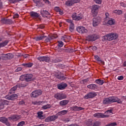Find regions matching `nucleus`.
I'll return each instance as SVG.
<instances>
[{
    "mask_svg": "<svg viewBox=\"0 0 126 126\" xmlns=\"http://www.w3.org/2000/svg\"><path fill=\"white\" fill-rule=\"evenodd\" d=\"M13 23V21L11 20V19H7V24H12Z\"/></svg>",
    "mask_w": 126,
    "mask_h": 126,
    "instance_id": "603ef678",
    "label": "nucleus"
},
{
    "mask_svg": "<svg viewBox=\"0 0 126 126\" xmlns=\"http://www.w3.org/2000/svg\"><path fill=\"white\" fill-rule=\"evenodd\" d=\"M22 70V68H21V67H18L16 69V71H20Z\"/></svg>",
    "mask_w": 126,
    "mask_h": 126,
    "instance_id": "774afa93",
    "label": "nucleus"
},
{
    "mask_svg": "<svg viewBox=\"0 0 126 126\" xmlns=\"http://www.w3.org/2000/svg\"><path fill=\"white\" fill-rule=\"evenodd\" d=\"M42 102L43 101H32V103L33 105H34L36 106H40V105H41V104H42Z\"/></svg>",
    "mask_w": 126,
    "mask_h": 126,
    "instance_id": "473e14b6",
    "label": "nucleus"
},
{
    "mask_svg": "<svg viewBox=\"0 0 126 126\" xmlns=\"http://www.w3.org/2000/svg\"><path fill=\"white\" fill-rule=\"evenodd\" d=\"M2 39H0V48H3V47H5L9 42L8 40H5L4 41L1 42Z\"/></svg>",
    "mask_w": 126,
    "mask_h": 126,
    "instance_id": "4be33fe9",
    "label": "nucleus"
},
{
    "mask_svg": "<svg viewBox=\"0 0 126 126\" xmlns=\"http://www.w3.org/2000/svg\"><path fill=\"white\" fill-rule=\"evenodd\" d=\"M118 38V34L110 33H108L102 37V40L104 41H112L113 40H115Z\"/></svg>",
    "mask_w": 126,
    "mask_h": 126,
    "instance_id": "f03ea898",
    "label": "nucleus"
},
{
    "mask_svg": "<svg viewBox=\"0 0 126 126\" xmlns=\"http://www.w3.org/2000/svg\"><path fill=\"white\" fill-rule=\"evenodd\" d=\"M117 126V123H113L108 124V125H106V126Z\"/></svg>",
    "mask_w": 126,
    "mask_h": 126,
    "instance_id": "6e6d98bb",
    "label": "nucleus"
},
{
    "mask_svg": "<svg viewBox=\"0 0 126 126\" xmlns=\"http://www.w3.org/2000/svg\"><path fill=\"white\" fill-rule=\"evenodd\" d=\"M56 77L60 80H64L66 78L64 76H63L62 73H59V74L57 75Z\"/></svg>",
    "mask_w": 126,
    "mask_h": 126,
    "instance_id": "bb28decb",
    "label": "nucleus"
},
{
    "mask_svg": "<svg viewBox=\"0 0 126 126\" xmlns=\"http://www.w3.org/2000/svg\"><path fill=\"white\" fill-rule=\"evenodd\" d=\"M18 95L16 94H13L10 96L6 95L5 96V98L9 100H12L13 101L15 100L16 99H17Z\"/></svg>",
    "mask_w": 126,
    "mask_h": 126,
    "instance_id": "dca6fc26",
    "label": "nucleus"
},
{
    "mask_svg": "<svg viewBox=\"0 0 126 126\" xmlns=\"http://www.w3.org/2000/svg\"><path fill=\"white\" fill-rule=\"evenodd\" d=\"M94 1L97 4H101L102 3V0H94Z\"/></svg>",
    "mask_w": 126,
    "mask_h": 126,
    "instance_id": "8fccbe9b",
    "label": "nucleus"
},
{
    "mask_svg": "<svg viewBox=\"0 0 126 126\" xmlns=\"http://www.w3.org/2000/svg\"><path fill=\"white\" fill-rule=\"evenodd\" d=\"M120 5L121 6H123V7H126V3L124 2H122L120 3Z\"/></svg>",
    "mask_w": 126,
    "mask_h": 126,
    "instance_id": "052dcab7",
    "label": "nucleus"
},
{
    "mask_svg": "<svg viewBox=\"0 0 126 126\" xmlns=\"http://www.w3.org/2000/svg\"><path fill=\"white\" fill-rule=\"evenodd\" d=\"M67 87V85L65 83H61L57 85V87L60 90H64Z\"/></svg>",
    "mask_w": 126,
    "mask_h": 126,
    "instance_id": "6ab92c4d",
    "label": "nucleus"
},
{
    "mask_svg": "<svg viewBox=\"0 0 126 126\" xmlns=\"http://www.w3.org/2000/svg\"><path fill=\"white\" fill-rule=\"evenodd\" d=\"M37 60L40 62H45V63H50L51 59L48 56H39L37 57Z\"/></svg>",
    "mask_w": 126,
    "mask_h": 126,
    "instance_id": "423d86ee",
    "label": "nucleus"
},
{
    "mask_svg": "<svg viewBox=\"0 0 126 126\" xmlns=\"http://www.w3.org/2000/svg\"><path fill=\"white\" fill-rule=\"evenodd\" d=\"M99 8H100V6H99V5H93L92 6V13L96 16V15L98 14V11L99 10Z\"/></svg>",
    "mask_w": 126,
    "mask_h": 126,
    "instance_id": "39448f33",
    "label": "nucleus"
},
{
    "mask_svg": "<svg viewBox=\"0 0 126 126\" xmlns=\"http://www.w3.org/2000/svg\"><path fill=\"white\" fill-rule=\"evenodd\" d=\"M113 110L114 109L112 108H110L107 111L105 112V114H113Z\"/></svg>",
    "mask_w": 126,
    "mask_h": 126,
    "instance_id": "ea45409f",
    "label": "nucleus"
},
{
    "mask_svg": "<svg viewBox=\"0 0 126 126\" xmlns=\"http://www.w3.org/2000/svg\"><path fill=\"white\" fill-rule=\"evenodd\" d=\"M24 125H25V122L24 121H21L18 123L17 126H23Z\"/></svg>",
    "mask_w": 126,
    "mask_h": 126,
    "instance_id": "3c124183",
    "label": "nucleus"
},
{
    "mask_svg": "<svg viewBox=\"0 0 126 126\" xmlns=\"http://www.w3.org/2000/svg\"><path fill=\"white\" fill-rule=\"evenodd\" d=\"M94 59L97 62H100L101 63H102V60H101V58H100V57H99V56H98L97 55L94 56Z\"/></svg>",
    "mask_w": 126,
    "mask_h": 126,
    "instance_id": "37998d69",
    "label": "nucleus"
},
{
    "mask_svg": "<svg viewBox=\"0 0 126 126\" xmlns=\"http://www.w3.org/2000/svg\"><path fill=\"white\" fill-rule=\"evenodd\" d=\"M30 15L32 17H33V18H38L40 15L36 12L32 11L30 12Z\"/></svg>",
    "mask_w": 126,
    "mask_h": 126,
    "instance_id": "a878e982",
    "label": "nucleus"
},
{
    "mask_svg": "<svg viewBox=\"0 0 126 126\" xmlns=\"http://www.w3.org/2000/svg\"><path fill=\"white\" fill-rule=\"evenodd\" d=\"M37 117L38 118V119H40V120H43V119H45V118L44 117V116H43V112L40 111V112H38L37 113Z\"/></svg>",
    "mask_w": 126,
    "mask_h": 126,
    "instance_id": "2f4dec72",
    "label": "nucleus"
},
{
    "mask_svg": "<svg viewBox=\"0 0 126 126\" xmlns=\"http://www.w3.org/2000/svg\"><path fill=\"white\" fill-rule=\"evenodd\" d=\"M96 83L99 84V85H103L104 84V81L99 79L95 80Z\"/></svg>",
    "mask_w": 126,
    "mask_h": 126,
    "instance_id": "72a5a7b5",
    "label": "nucleus"
},
{
    "mask_svg": "<svg viewBox=\"0 0 126 126\" xmlns=\"http://www.w3.org/2000/svg\"><path fill=\"white\" fill-rule=\"evenodd\" d=\"M71 110H72V111H82V110H84V108L80 106H73L71 107Z\"/></svg>",
    "mask_w": 126,
    "mask_h": 126,
    "instance_id": "412c9836",
    "label": "nucleus"
},
{
    "mask_svg": "<svg viewBox=\"0 0 126 126\" xmlns=\"http://www.w3.org/2000/svg\"><path fill=\"white\" fill-rule=\"evenodd\" d=\"M20 118V116H13L9 118L10 120H11L12 121H14L15 122H16V121H18V119Z\"/></svg>",
    "mask_w": 126,
    "mask_h": 126,
    "instance_id": "cd10ccee",
    "label": "nucleus"
},
{
    "mask_svg": "<svg viewBox=\"0 0 126 126\" xmlns=\"http://www.w3.org/2000/svg\"><path fill=\"white\" fill-rule=\"evenodd\" d=\"M32 77H33V75L32 74H26L21 75L20 77V80L21 81L26 80V81L28 82L32 80Z\"/></svg>",
    "mask_w": 126,
    "mask_h": 126,
    "instance_id": "7ed1b4c3",
    "label": "nucleus"
},
{
    "mask_svg": "<svg viewBox=\"0 0 126 126\" xmlns=\"http://www.w3.org/2000/svg\"><path fill=\"white\" fill-rule=\"evenodd\" d=\"M50 108H51V106L49 104L42 106V109H43V110H47V109H50Z\"/></svg>",
    "mask_w": 126,
    "mask_h": 126,
    "instance_id": "c03bdc74",
    "label": "nucleus"
},
{
    "mask_svg": "<svg viewBox=\"0 0 126 126\" xmlns=\"http://www.w3.org/2000/svg\"><path fill=\"white\" fill-rule=\"evenodd\" d=\"M12 58H13V55H12V54L8 53V54L4 55L2 56V59L3 60H10L12 59Z\"/></svg>",
    "mask_w": 126,
    "mask_h": 126,
    "instance_id": "a211bd4d",
    "label": "nucleus"
},
{
    "mask_svg": "<svg viewBox=\"0 0 126 126\" xmlns=\"http://www.w3.org/2000/svg\"><path fill=\"white\" fill-rule=\"evenodd\" d=\"M87 87L89 89H91V90H96L98 87L94 84H92L88 85Z\"/></svg>",
    "mask_w": 126,
    "mask_h": 126,
    "instance_id": "393cba45",
    "label": "nucleus"
},
{
    "mask_svg": "<svg viewBox=\"0 0 126 126\" xmlns=\"http://www.w3.org/2000/svg\"><path fill=\"white\" fill-rule=\"evenodd\" d=\"M51 40H52L51 37H47L45 39V43H50L51 42Z\"/></svg>",
    "mask_w": 126,
    "mask_h": 126,
    "instance_id": "09e8293b",
    "label": "nucleus"
},
{
    "mask_svg": "<svg viewBox=\"0 0 126 126\" xmlns=\"http://www.w3.org/2000/svg\"><path fill=\"white\" fill-rule=\"evenodd\" d=\"M40 0H33V1L34 2V3H36V4H38L39 2H40Z\"/></svg>",
    "mask_w": 126,
    "mask_h": 126,
    "instance_id": "69168bd1",
    "label": "nucleus"
},
{
    "mask_svg": "<svg viewBox=\"0 0 126 126\" xmlns=\"http://www.w3.org/2000/svg\"><path fill=\"white\" fill-rule=\"evenodd\" d=\"M114 12L118 14V15H121V14H122V10H115Z\"/></svg>",
    "mask_w": 126,
    "mask_h": 126,
    "instance_id": "a18cd8bd",
    "label": "nucleus"
},
{
    "mask_svg": "<svg viewBox=\"0 0 126 126\" xmlns=\"http://www.w3.org/2000/svg\"><path fill=\"white\" fill-rule=\"evenodd\" d=\"M24 104H25V102H24L23 100H22L19 102V105H24Z\"/></svg>",
    "mask_w": 126,
    "mask_h": 126,
    "instance_id": "338daca9",
    "label": "nucleus"
},
{
    "mask_svg": "<svg viewBox=\"0 0 126 126\" xmlns=\"http://www.w3.org/2000/svg\"><path fill=\"white\" fill-rule=\"evenodd\" d=\"M16 89H17V86L13 87L10 89L9 93H10V94H11L12 93H14V91H15Z\"/></svg>",
    "mask_w": 126,
    "mask_h": 126,
    "instance_id": "e433bc0d",
    "label": "nucleus"
},
{
    "mask_svg": "<svg viewBox=\"0 0 126 126\" xmlns=\"http://www.w3.org/2000/svg\"><path fill=\"white\" fill-rule=\"evenodd\" d=\"M54 10L56 12H58L61 10V8H60V7L56 6L54 8Z\"/></svg>",
    "mask_w": 126,
    "mask_h": 126,
    "instance_id": "5fc2aeb1",
    "label": "nucleus"
},
{
    "mask_svg": "<svg viewBox=\"0 0 126 126\" xmlns=\"http://www.w3.org/2000/svg\"><path fill=\"white\" fill-rule=\"evenodd\" d=\"M72 17L73 20L78 21L79 20H81V19L83 18V15H82V14L81 13L77 14L76 13H74L72 15Z\"/></svg>",
    "mask_w": 126,
    "mask_h": 126,
    "instance_id": "20e7f679",
    "label": "nucleus"
},
{
    "mask_svg": "<svg viewBox=\"0 0 126 126\" xmlns=\"http://www.w3.org/2000/svg\"><path fill=\"white\" fill-rule=\"evenodd\" d=\"M40 13L41 15H42L43 17H47L48 15H50V13H49L47 10H41Z\"/></svg>",
    "mask_w": 126,
    "mask_h": 126,
    "instance_id": "5701e85b",
    "label": "nucleus"
},
{
    "mask_svg": "<svg viewBox=\"0 0 126 126\" xmlns=\"http://www.w3.org/2000/svg\"><path fill=\"white\" fill-rule=\"evenodd\" d=\"M58 46L60 47V48H62V47L63 46V42L62 41H59Z\"/></svg>",
    "mask_w": 126,
    "mask_h": 126,
    "instance_id": "de8ad7c7",
    "label": "nucleus"
},
{
    "mask_svg": "<svg viewBox=\"0 0 126 126\" xmlns=\"http://www.w3.org/2000/svg\"><path fill=\"white\" fill-rule=\"evenodd\" d=\"M100 17H97L96 18H94L93 20V25L94 27H96L100 23Z\"/></svg>",
    "mask_w": 126,
    "mask_h": 126,
    "instance_id": "f3484780",
    "label": "nucleus"
},
{
    "mask_svg": "<svg viewBox=\"0 0 126 126\" xmlns=\"http://www.w3.org/2000/svg\"><path fill=\"white\" fill-rule=\"evenodd\" d=\"M116 102L118 103V104H122L123 101H122L121 99L119 98L118 97L114 96L104 98L102 101V103L104 104V105H109V104Z\"/></svg>",
    "mask_w": 126,
    "mask_h": 126,
    "instance_id": "f257e3e1",
    "label": "nucleus"
},
{
    "mask_svg": "<svg viewBox=\"0 0 126 126\" xmlns=\"http://www.w3.org/2000/svg\"><path fill=\"white\" fill-rule=\"evenodd\" d=\"M107 24H109V25H115L116 24V20L113 19H110L108 21Z\"/></svg>",
    "mask_w": 126,
    "mask_h": 126,
    "instance_id": "7c9ffc66",
    "label": "nucleus"
},
{
    "mask_svg": "<svg viewBox=\"0 0 126 126\" xmlns=\"http://www.w3.org/2000/svg\"><path fill=\"white\" fill-rule=\"evenodd\" d=\"M46 4H51V2L49 0H43Z\"/></svg>",
    "mask_w": 126,
    "mask_h": 126,
    "instance_id": "13d9d810",
    "label": "nucleus"
},
{
    "mask_svg": "<svg viewBox=\"0 0 126 126\" xmlns=\"http://www.w3.org/2000/svg\"><path fill=\"white\" fill-rule=\"evenodd\" d=\"M96 96H97L96 93L91 92L84 96V99H91V98H94V97H96Z\"/></svg>",
    "mask_w": 126,
    "mask_h": 126,
    "instance_id": "0eeeda50",
    "label": "nucleus"
},
{
    "mask_svg": "<svg viewBox=\"0 0 126 126\" xmlns=\"http://www.w3.org/2000/svg\"><path fill=\"white\" fill-rule=\"evenodd\" d=\"M101 126V123L99 121H96L93 124V126Z\"/></svg>",
    "mask_w": 126,
    "mask_h": 126,
    "instance_id": "a19ab883",
    "label": "nucleus"
},
{
    "mask_svg": "<svg viewBox=\"0 0 126 126\" xmlns=\"http://www.w3.org/2000/svg\"><path fill=\"white\" fill-rule=\"evenodd\" d=\"M55 98L57 100H63V99L66 98V94H57L54 95Z\"/></svg>",
    "mask_w": 126,
    "mask_h": 126,
    "instance_id": "f8f14e48",
    "label": "nucleus"
},
{
    "mask_svg": "<svg viewBox=\"0 0 126 126\" xmlns=\"http://www.w3.org/2000/svg\"><path fill=\"white\" fill-rule=\"evenodd\" d=\"M86 125L87 126H92V120H89L87 123Z\"/></svg>",
    "mask_w": 126,
    "mask_h": 126,
    "instance_id": "79ce46f5",
    "label": "nucleus"
},
{
    "mask_svg": "<svg viewBox=\"0 0 126 126\" xmlns=\"http://www.w3.org/2000/svg\"><path fill=\"white\" fill-rule=\"evenodd\" d=\"M88 81H89V79L87 78L81 80L80 83L81 84H86L87 83H88Z\"/></svg>",
    "mask_w": 126,
    "mask_h": 126,
    "instance_id": "c9c22d12",
    "label": "nucleus"
},
{
    "mask_svg": "<svg viewBox=\"0 0 126 126\" xmlns=\"http://www.w3.org/2000/svg\"><path fill=\"white\" fill-rule=\"evenodd\" d=\"M22 65L23 66H25V67H31L32 66L33 64L32 63H23L22 64Z\"/></svg>",
    "mask_w": 126,
    "mask_h": 126,
    "instance_id": "4c0bfd02",
    "label": "nucleus"
},
{
    "mask_svg": "<svg viewBox=\"0 0 126 126\" xmlns=\"http://www.w3.org/2000/svg\"><path fill=\"white\" fill-rule=\"evenodd\" d=\"M47 38V36L41 35L34 38V40L35 41H42L45 40Z\"/></svg>",
    "mask_w": 126,
    "mask_h": 126,
    "instance_id": "aec40b11",
    "label": "nucleus"
},
{
    "mask_svg": "<svg viewBox=\"0 0 126 126\" xmlns=\"http://www.w3.org/2000/svg\"><path fill=\"white\" fill-rule=\"evenodd\" d=\"M69 102V101L68 100H62L59 102V104L61 107H63L64 106H66Z\"/></svg>",
    "mask_w": 126,
    "mask_h": 126,
    "instance_id": "b1692460",
    "label": "nucleus"
},
{
    "mask_svg": "<svg viewBox=\"0 0 126 126\" xmlns=\"http://www.w3.org/2000/svg\"><path fill=\"white\" fill-rule=\"evenodd\" d=\"M7 19L6 18H3L0 21L1 23H2L3 24H7Z\"/></svg>",
    "mask_w": 126,
    "mask_h": 126,
    "instance_id": "49530a36",
    "label": "nucleus"
},
{
    "mask_svg": "<svg viewBox=\"0 0 126 126\" xmlns=\"http://www.w3.org/2000/svg\"><path fill=\"white\" fill-rule=\"evenodd\" d=\"M58 12L59 13V14H60V15H63V11L62 9H60Z\"/></svg>",
    "mask_w": 126,
    "mask_h": 126,
    "instance_id": "e2e57ef3",
    "label": "nucleus"
},
{
    "mask_svg": "<svg viewBox=\"0 0 126 126\" xmlns=\"http://www.w3.org/2000/svg\"><path fill=\"white\" fill-rule=\"evenodd\" d=\"M58 119V116L57 115L50 116L45 119V122L46 123H49L50 122H54Z\"/></svg>",
    "mask_w": 126,
    "mask_h": 126,
    "instance_id": "9d476101",
    "label": "nucleus"
},
{
    "mask_svg": "<svg viewBox=\"0 0 126 126\" xmlns=\"http://www.w3.org/2000/svg\"><path fill=\"white\" fill-rule=\"evenodd\" d=\"M110 18V14L108 12H105V19L108 20Z\"/></svg>",
    "mask_w": 126,
    "mask_h": 126,
    "instance_id": "864d4df0",
    "label": "nucleus"
},
{
    "mask_svg": "<svg viewBox=\"0 0 126 126\" xmlns=\"http://www.w3.org/2000/svg\"><path fill=\"white\" fill-rule=\"evenodd\" d=\"M8 101L4 99H0V110L3 109L4 105H8Z\"/></svg>",
    "mask_w": 126,
    "mask_h": 126,
    "instance_id": "2eb2a0df",
    "label": "nucleus"
},
{
    "mask_svg": "<svg viewBox=\"0 0 126 126\" xmlns=\"http://www.w3.org/2000/svg\"><path fill=\"white\" fill-rule=\"evenodd\" d=\"M42 94V91L41 90H35L31 94V97L32 98H36L38 96Z\"/></svg>",
    "mask_w": 126,
    "mask_h": 126,
    "instance_id": "6e6552de",
    "label": "nucleus"
},
{
    "mask_svg": "<svg viewBox=\"0 0 126 126\" xmlns=\"http://www.w3.org/2000/svg\"><path fill=\"white\" fill-rule=\"evenodd\" d=\"M118 80H124V76H119L117 77Z\"/></svg>",
    "mask_w": 126,
    "mask_h": 126,
    "instance_id": "4d7b16f0",
    "label": "nucleus"
},
{
    "mask_svg": "<svg viewBox=\"0 0 126 126\" xmlns=\"http://www.w3.org/2000/svg\"><path fill=\"white\" fill-rule=\"evenodd\" d=\"M73 30H74V24L73 23H71L69 26V31L70 32H73Z\"/></svg>",
    "mask_w": 126,
    "mask_h": 126,
    "instance_id": "f704fd0d",
    "label": "nucleus"
},
{
    "mask_svg": "<svg viewBox=\"0 0 126 126\" xmlns=\"http://www.w3.org/2000/svg\"><path fill=\"white\" fill-rule=\"evenodd\" d=\"M19 17V15L17 13H16L13 16V18H18Z\"/></svg>",
    "mask_w": 126,
    "mask_h": 126,
    "instance_id": "0e129e2a",
    "label": "nucleus"
},
{
    "mask_svg": "<svg viewBox=\"0 0 126 126\" xmlns=\"http://www.w3.org/2000/svg\"><path fill=\"white\" fill-rule=\"evenodd\" d=\"M38 28H39V29H44L45 26L44 25H40L38 26Z\"/></svg>",
    "mask_w": 126,
    "mask_h": 126,
    "instance_id": "bf43d9fd",
    "label": "nucleus"
},
{
    "mask_svg": "<svg viewBox=\"0 0 126 126\" xmlns=\"http://www.w3.org/2000/svg\"><path fill=\"white\" fill-rule=\"evenodd\" d=\"M11 0V1H12L13 3H15V2H17V1H20L23 0Z\"/></svg>",
    "mask_w": 126,
    "mask_h": 126,
    "instance_id": "680f3d73",
    "label": "nucleus"
},
{
    "mask_svg": "<svg viewBox=\"0 0 126 126\" xmlns=\"http://www.w3.org/2000/svg\"><path fill=\"white\" fill-rule=\"evenodd\" d=\"M0 122H1V123H3V124H5L6 125L8 124L7 119L5 118V117H1L0 118Z\"/></svg>",
    "mask_w": 126,
    "mask_h": 126,
    "instance_id": "c756f323",
    "label": "nucleus"
},
{
    "mask_svg": "<svg viewBox=\"0 0 126 126\" xmlns=\"http://www.w3.org/2000/svg\"><path fill=\"white\" fill-rule=\"evenodd\" d=\"M68 112V110H62L58 113V116H63L64 115H66Z\"/></svg>",
    "mask_w": 126,
    "mask_h": 126,
    "instance_id": "c85d7f7f",
    "label": "nucleus"
},
{
    "mask_svg": "<svg viewBox=\"0 0 126 126\" xmlns=\"http://www.w3.org/2000/svg\"><path fill=\"white\" fill-rule=\"evenodd\" d=\"M78 2V0H67L65 1V4L67 6H71L74 3H77Z\"/></svg>",
    "mask_w": 126,
    "mask_h": 126,
    "instance_id": "9b49d317",
    "label": "nucleus"
},
{
    "mask_svg": "<svg viewBox=\"0 0 126 126\" xmlns=\"http://www.w3.org/2000/svg\"><path fill=\"white\" fill-rule=\"evenodd\" d=\"M28 84L26 83L22 82L21 84H19V87H26L27 86Z\"/></svg>",
    "mask_w": 126,
    "mask_h": 126,
    "instance_id": "58836bf2",
    "label": "nucleus"
},
{
    "mask_svg": "<svg viewBox=\"0 0 126 126\" xmlns=\"http://www.w3.org/2000/svg\"><path fill=\"white\" fill-rule=\"evenodd\" d=\"M94 118H97L98 119L99 118H109V115H104L103 113H95L94 114Z\"/></svg>",
    "mask_w": 126,
    "mask_h": 126,
    "instance_id": "ddd939ff",
    "label": "nucleus"
},
{
    "mask_svg": "<svg viewBox=\"0 0 126 126\" xmlns=\"http://www.w3.org/2000/svg\"><path fill=\"white\" fill-rule=\"evenodd\" d=\"M87 39L89 41H95V40H97V39H98V37H97V35H96V34H94L88 36Z\"/></svg>",
    "mask_w": 126,
    "mask_h": 126,
    "instance_id": "4468645a",
    "label": "nucleus"
},
{
    "mask_svg": "<svg viewBox=\"0 0 126 126\" xmlns=\"http://www.w3.org/2000/svg\"><path fill=\"white\" fill-rule=\"evenodd\" d=\"M76 31L80 34H83V33H87L88 31L84 27L79 26L76 29Z\"/></svg>",
    "mask_w": 126,
    "mask_h": 126,
    "instance_id": "1a4fd4ad",
    "label": "nucleus"
}]
</instances>
